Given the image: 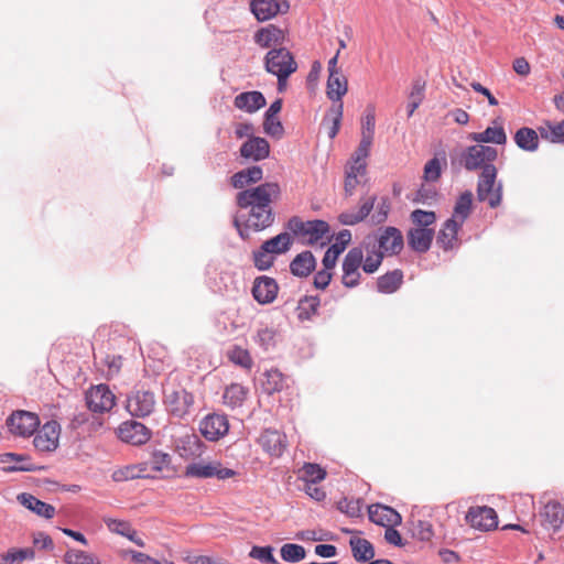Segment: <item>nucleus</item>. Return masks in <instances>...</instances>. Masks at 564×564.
<instances>
[{"mask_svg":"<svg viewBox=\"0 0 564 564\" xmlns=\"http://www.w3.org/2000/svg\"><path fill=\"white\" fill-rule=\"evenodd\" d=\"M436 214H411V228L408 231L409 247L419 253L431 248L435 235Z\"/></svg>","mask_w":564,"mask_h":564,"instance_id":"nucleus-1","label":"nucleus"},{"mask_svg":"<svg viewBox=\"0 0 564 564\" xmlns=\"http://www.w3.org/2000/svg\"><path fill=\"white\" fill-rule=\"evenodd\" d=\"M288 228L305 245H314L328 237L329 225L319 219L302 220L294 216L289 220Z\"/></svg>","mask_w":564,"mask_h":564,"instance_id":"nucleus-2","label":"nucleus"},{"mask_svg":"<svg viewBox=\"0 0 564 564\" xmlns=\"http://www.w3.org/2000/svg\"><path fill=\"white\" fill-rule=\"evenodd\" d=\"M280 196V186L278 183H264L249 191L240 192L237 202L240 208H259L270 207L271 203Z\"/></svg>","mask_w":564,"mask_h":564,"instance_id":"nucleus-3","label":"nucleus"},{"mask_svg":"<svg viewBox=\"0 0 564 564\" xmlns=\"http://www.w3.org/2000/svg\"><path fill=\"white\" fill-rule=\"evenodd\" d=\"M163 403L167 412L178 419L185 417L194 404V397L181 387L163 384Z\"/></svg>","mask_w":564,"mask_h":564,"instance_id":"nucleus-4","label":"nucleus"},{"mask_svg":"<svg viewBox=\"0 0 564 564\" xmlns=\"http://www.w3.org/2000/svg\"><path fill=\"white\" fill-rule=\"evenodd\" d=\"M184 475L189 478L206 479L216 477L219 480L234 478L237 471L224 467L219 460L195 459L185 466Z\"/></svg>","mask_w":564,"mask_h":564,"instance_id":"nucleus-5","label":"nucleus"},{"mask_svg":"<svg viewBox=\"0 0 564 564\" xmlns=\"http://www.w3.org/2000/svg\"><path fill=\"white\" fill-rule=\"evenodd\" d=\"M498 158L496 148L486 144L468 147L460 156V163L467 171H484L487 166H495L492 163Z\"/></svg>","mask_w":564,"mask_h":564,"instance_id":"nucleus-6","label":"nucleus"},{"mask_svg":"<svg viewBox=\"0 0 564 564\" xmlns=\"http://www.w3.org/2000/svg\"><path fill=\"white\" fill-rule=\"evenodd\" d=\"M497 178L496 166H487L481 171L478 186L477 196L480 202H487L488 208H497L501 202V186L495 187Z\"/></svg>","mask_w":564,"mask_h":564,"instance_id":"nucleus-7","label":"nucleus"},{"mask_svg":"<svg viewBox=\"0 0 564 564\" xmlns=\"http://www.w3.org/2000/svg\"><path fill=\"white\" fill-rule=\"evenodd\" d=\"M364 260L361 248H351L345 256L341 269V283L348 289L356 288L360 283L361 273L359 271Z\"/></svg>","mask_w":564,"mask_h":564,"instance_id":"nucleus-8","label":"nucleus"},{"mask_svg":"<svg viewBox=\"0 0 564 564\" xmlns=\"http://www.w3.org/2000/svg\"><path fill=\"white\" fill-rule=\"evenodd\" d=\"M7 425L13 435L29 437L37 430L40 420L32 412L17 411L8 417Z\"/></svg>","mask_w":564,"mask_h":564,"instance_id":"nucleus-9","label":"nucleus"},{"mask_svg":"<svg viewBox=\"0 0 564 564\" xmlns=\"http://www.w3.org/2000/svg\"><path fill=\"white\" fill-rule=\"evenodd\" d=\"M86 403L96 413L109 412L116 404V397L106 384L91 387L86 393Z\"/></svg>","mask_w":564,"mask_h":564,"instance_id":"nucleus-10","label":"nucleus"},{"mask_svg":"<svg viewBox=\"0 0 564 564\" xmlns=\"http://www.w3.org/2000/svg\"><path fill=\"white\" fill-rule=\"evenodd\" d=\"M155 395L152 391L138 389L127 400V410L132 416L144 417L155 409Z\"/></svg>","mask_w":564,"mask_h":564,"instance_id":"nucleus-11","label":"nucleus"},{"mask_svg":"<svg viewBox=\"0 0 564 564\" xmlns=\"http://www.w3.org/2000/svg\"><path fill=\"white\" fill-rule=\"evenodd\" d=\"M265 68L269 73L282 74L283 72L294 73L297 64L291 52L284 47L273 48L265 55Z\"/></svg>","mask_w":564,"mask_h":564,"instance_id":"nucleus-12","label":"nucleus"},{"mask_svg":"<svg viewBox=\"0 0 564 564\" xmlns=\"http://www.w3.org/2000/svg\"><path fill=\"white\" fill-rule=\"evenodd\" d=\"M290 6L286 0H251L250 11L259 22H265L278 14L286 13Z\"/></svg>","mask_w":564,"mask_h":564,"instance_id":"nucleus-13","label":"nucleus"},{"mask_svg":"<svg viewBox=\"0 0 564 564\" xmlns=\"http://www.w3.org/2000/svg\"><path fill=\"white\" fill-rule=\"evenodd\" d=\"M199 431L208 441L216 442L220 440L229 431L227 415L219 413L206 415L199 423Z\"/></svg>","mask_w":564,"mask_h":564,"instance_id":"nucleus-14","label":"nucleus"},{"mask_svg":"<svg viewBox=\"0 0 564 564\" xmlns=\"http://www.w3.org/2000/svg\"><path fill=\"white\" fill-rule=\"evenodd\" d=\"M466 521L471 528L480 531H489L498 525L496 511L487 506L470 507L466 514Z\"/></svg>","mask_w":564,"mask_h":564,"instance_id":"nucleus-15","label":"nucleus"},{"mask_svg":"<svg viewBox=\"0 0 564 564\" xmlns=\"http://www.w3.org/2000/svg\"><path fill=\"white\" fill-rule=\"evenodd\" d=\"M272 221V214H238L234 219L235 226L242 237H248L250 231L269 227Z\"/></svg>","mask_w":564,"mask_h":564,"instance_id":"nucleus-16","label":"nucleus"},{"mask_svg":"<svg viewBox=\"0 0 564 564\" xmlns=\"http://www.w3.org/2000/svg\"><path fill=\"white\" fill-rule=\"evenodd\" d=\"M205 444L194 433H186L175 440V451L186 460L200 458L205 452Z\"/></svg>","mask_w":564,"mask_h":564,"instance_id":"nucleus-17","label":"nucleus"},{"mask_svg":"<svg viewBox=\"0 0 564 564\" xmlns=\"http://www.w3.org/2000/svg\"><path fill=\"white\" fill-rule=\"evenodd\" d=\"M258 444L272 457H281L288 447L286 435L278 430L267 429L258 438Z\"/></svg>","mask_w":564,"mask_h":564,"instance_id":"nucleus-18","label":"nucleus"},{"mask_svg":"<svg viewBox=\"0 0 564 564\" xmlns=\"http://www.w3.org/2000/svg\"><path fill=\"white\" fill-rule=\"evenodd\" d=\"M118 436L121 441L132 444H145L150 437V430L142 423L137 421L123 422L118 429Z\"/></svg>","mask_w":564,"mask_h":564,"instance_id":"nucleus-19","label":"nucleus"},{"mask_svg":"<svg viewBox=\"0 0 564 564\" xmlns=\"http://www.w3.org/2000/svg\"><path fill=\"white\" fill-rule=\"evenodd\" d=\"M59 424L56 421L46 422L35 435L34 446L42 452L54 451L58 445Z\"/></svg>","mask_w":564,"mask_h":564,"instance_id":"nucleus-20","label":"nucleus"},{"mask_svg":"<svg viewBox=\"0 0 564 564\" xmlns=\"http://www.w3.org/2000/svg\"><path fill=\"white\" fill-rule=\"evenodd\" d=\"M368 517L371 522L383 528L397 527L402 522V517L397 510L381 503H375L369 506Z\"/></svg>","mask_w":564,"mask_h":564,"instance_id":"nucleus-21","label":"nucleus"},{"mask_svg":"<svg viewBox=\"0 0 564 564\" xmlns=\"http://www.w3.org/2000/svg\"><path fill=\"white\" fill-rule=\"evenodd\" d=\"M240 155L246 160L262 161L270 155V144L264 138L250 137L240 147Z\"/></svg>","mask_w":564,"mask_h":564,"instance_id":"nucleus-22","label":"nucleus"},{"mask_svg":"<svg viewBox=\"0 0 564 564\" xmlns=\"http://www.w3.org/2000/svg\"><path fill=\"white\" fill-rule=\"evenodd\" d=\"M279 291L276 281L269 276H259L254 280L252 286V295L260 304L272 303Z\"/></svg>","mask_w":564,"mask_h":564,"instance_id":"nucleus-23","label":"nucleus"},{"mask_svg":"<svg viewBox=\"0 0 564 564\" xmlns=\"http://www.w3.org/2000/svg\"><path fill=\"white\" fill-rule=\"evenodd\" d=\"M379 248L386 254L393 256L402 251L404 240L401 231L395 227H387L378 238Z\"/></svg>","mask_w":564,"mask_h":564,"instance_id":"nucleus-24","label":"nucleus"},{"mask_svg":"<svg viewBox=\"0 0 564 564\" xmlns=\"http://www.w3.org/2000/svg\"><path fill=\"white\" fill-rule=\"evenodd\" d=\"M286 33L284 30L278 28L274 24H269L264 28L259 29L254 33V42L264 48H269L275 45L284 43Z\"/></svg>","mask_w":564,"mask_h":564,"instance_id":"nucleus-25","label":"nucleus"},{"mask_svg":"<svg viewBox=\"0 0 564 564\" xmlns=\"http://www.w3.org/2000/svg\"><path fill=\"white\" fill-rule=\"evenodd\" d=\"M494 126L486 128L482 132H474L469 134V139L477 143H494L503 145L507 143V133L498 120L492 121Z\"/></svg>","mask_w":564,"mask_h":564,"instance_id":"nucleus-26","label":"nucleus"},{"mask_svg":"<svg viewBox=\"0 0 564 564\" xmlns=\"http://www.w3.org/2000/svg\"><path fill=\"white\" fill-rule=\"evenodd\" d=\"M18 501L26 509L45 519H52L55 516L54 506L37 499L31 494H20L18 496Z\"/></svg>","mask_w":564,"mask_h":564,"instance_id":"nucleus-27","label":"nucleus"},{"mask_svg":"<svg viewBox=\"0 0 564 564\" xmlns=\"http://www.w3.org/2000/svg\"><path fill=\"white\" fill-rule=\"evenodd\" d=\"M236 108L252 113L265 105V98L260 91L241 93L235 97Z\"/></svg>","mask_w":564,"mask_h":564,"instance_id":"nucleus-28","label":"nucleus"},{"mask_svg":"<svg viewBox=\"0 0 564 564\" xmlns=\"http://www.w3.org/2000/svg\"><path fill=\"white\" fill-rule=\"evenodd\" d=\"M348 91V79L343 73L328 74L326 95L333 101L341 102Z\"/></svg>","mask_w":564,"mask_h":564,"instance_id":"nucleus-29","label":"nucleus"},{"mask_svg":"<svg viewBox=\"0 0 564 564\" xmlns=\"http://www.w3.org/2000/svg\"><path fill=\"white\" fill-rule=\"evenodd\" d=\"M543 524L558 530L564 523V507L557 501H549L541 512Z\"/></svg>","mask_w":564,"mask_h":564,"instance_id":"nucleus-30","label":"nucleus"},{"mask_svg":"<svg viewBox=\"0 0 564 564\" xmlns=\"http://www.w3.org/2000/svg\"><path fill=\"white\" fill-rule=\"evenodd\" d=\"M316 267V260L311 251L299 253L290 263L291 273L299 278L310 275Z\"/></svg>","mask_w":564,"mask_h":564,"instance_id":"nucleus-31","label":"nucleus"},{"mask_svg":"<svg viewBox=\"0 0 564 564\" xmlns=\"http://www.w3.org/2000/svg\"><path fill=\"white\" fill-rule=\"evenodd\" d=\"M460 224L454 218L446 220L437 236V243L444 250H449L458 245L457 234Z\"/></svg>","mask_w":564,"mask_h":564,"instance_id":"nucleus-32","label":"nucleus"},{"mask_svg":"<svg viewBox=\"0 0 564 564\" xmlns=\"http://www.w3.org/2000/svg\"><path fill=\"white\" fill-rule=\"evenodd\" d=\"M539 131L522 127L518 129L514 133V142L523 151L534 152L539 149Z\"/></svg>","mask_w":564,"mask_h":564,"instance_id":"nucleus-33","label":"nucleus"},{"mask_svg":"<svg viewBox=\"0 0 564 564\" xmlns=\"http://www.w3.org/2000/svg\"><path fill=\"white\" fill-rule=\"evenodd\" d=\"M248 393V388L240 383H231L224 391V404L230 409L240 408L247 400Z\"/></svg>","mask_w":564,"mask_h":564,"instance_id":"nucleus-34","label":"nucleus"},{"mask_svg":"<svg viewBox=\"0 0 564 564\" xmlns=\"http://www.w3.org/2000/svg\"><path fill=\"white\" fill-rule=\"evenodd\" d=\"M538 131L540 137L551 143H564V119L562 121H544Z\"/></svg>","mask_w":564,"mask_h":564,"instance_id":"nucleus-35","label":"nucleus"},{"mask_svg":"<svg viewBox=\"0 0 564 564\" xmlns=\"http://www.w3.org/2000/svg\"><path fill=\"white\" fill-rule=\"evenodd\" d=\"M343 108V102L333 105L323 119V124L327 128V134L330 139H334L339 132Z\"/></svg>","mask_w":564,"mask_h":564,"instance_id":"nucleus-36","label":"nucleus"},{"mask_svg":"<svg viewBox=\"0 0 564 564\" xmlns=\"http://www.w3.org/2000/svg\"><path fill=\"white\" fill-rule=\"evenodd\" d=\"M403 274L400 270L390 271L377 280L378 291L381 293H393L402 284Z\"/></svg>","mask_w":564,"mask_h":564,"instance_id":"nucleus-37","label":"nucleus"},{"mask_svg":"<svg viewBox=\"0 0 564 564\" xmlns=\"http://www.w3.org/2000/svg\"><path fill=\"white\" fill-rule=\"evenodd\" d=\"M350 546L355 560L359 562H367L375 556L373 546L366 539L352 538L350 540Z\"/></svg>","mask_w":564,"mask_h":564,"instance_id":"nucleus-38","label":"nucleus"},{"mask_svg":"<svg viewBox=\"0 0 564 564\" xmlns=\"http://www.w3.org/2000/svg\"><path fill=\"white\" fill-rule=\"evenodd\" d=\"M376 127V107L368 105L360 120L361 139L373 141Z\"/></svg>","mask_w":564,"mask_h":564,"instance_id":"nucleus-39","label":"nucleus"},{"mask_svg":"<svg viewBox=\"0 0 564 564\" xmlns=\"http://www.w3.org/2000/svg\"><path fill=\"white\" fill-rule=\"evenodd\" d=\"M326 470L314 463H305L299 469V479L304 482H321L326 478Z\"/></svg>","mask_w":564,"mask_h":564,"instance_id":"nucleus-40","label":"nucleus"},{"mask_svg":"<svg viewBox=\"0 0 564 564\" xmlns=\"http://www.w3.org/2000/svg\"><path fill=\"white\" fill-rule=\"evenodd\" d=\"M292 242L290 234L282 232L269 240H265L262 245L265 246V251L270 250L274 256H276L289 251Z\"/></svg>","mask_w":564,"mask_h":564,"instance_id":"nucleus-41","label":"nucleus"},{"mask_svg":"<svg viewBox=\"0 0 564 564\" xmlns=\"http://www.w3.org/2000/svg\"><path fill=\"white\" fill-rule=\"evenodd\" d=\"M438 198V193L434 185L431 183L422 184L420 188L413 194L412 202L426 206H432Z\"/></svg>","mask_w":564,"mask_h":564,"instance_id":"nucleus-42","label":"nucleus"},{"mask_svg":"<svg viewBox=\"0 0 564 564\" xmlns=\"http://www.w3.org/2000/svg\"><path fill=\"white\" fill-rule=\"evenodd\" d=\"M226 356L232 364L245 369H250L253 365L252 358L248 349L238 345H235L230 349H228Z\"/></svg>","mask_w":564,"mask_h":564,"instance_id":"nucleus-43","label":"nucleus"},{"mask_svg":"<svg viewBox=\"0 0 564 564\" xmlns=\"http://www.w3.org/2000/svg\"><path fill=\"white\" fill-rule=\"evenodd\" d=\"M446 164L445 154L443 153V162L438 158L429 160L423 169V180L426 183H434L442 175L443 165Z\"/></svg>","mask_w":564,"mask_h":564,"instance_id":"nucleus-44","label":"nucleus"},{"mask_svg":"<svg viewBox=\"0 0 564 564\" xmlns=\"http://www.w3.org/2000/svg\"><path fill=\"white\" fill-rule=\"evenodd\" d=\"M66 564H101L94 555L82 550H68L64 555Z\"/></svg>","mask_w":564,"mask_h":564,"instance_id":"nucleus-45","label":"nucleus"},{"mask_svg":"<svg viewBox=\"0 0 564 564\" xmlns=\"http://www.w3.org/2000/svg\"><path fill=\"white\" fill-rule=\"evenodd\" d=\"M274 259L275 256L270 250L265 251V246L263 245L253 252L254 267L261 271L270 269L273 265Z\"/></svg>","mask_w":564,"mask_h":564,"instance_id":"nucleus-46","label":"nucleus"},{"mask_svg":"<svg viewBox=\"0 0 564 564\" xmlns=\"http://www.w3.org/2000/svg\"><path fill=\"white\" fill-rule=\"evenodd\" d=\"M281 557L285 562L296 563L305 557V549L302 545L286 543L281 547Z\"/></svg>","mask_w":564,"mask_h":564,"instance_id":"nucleus-47","label":"nucleus"},{"mask_svg":"<svg viewBox=\"0 0 564 564\" xmlns=\"http://www.w3.org/2000/svg\"><path fill=\"white\" fill-rule=\"evenodd\" d=\"M251 558L258 560L263 564H279L278 560L273 555L272 546H258L254 545L249 552Z\"/></svg>","mask_w":564,"mask_h":564,"instance_id":"nucleus-48","label":"nucleus"},{"mask_svg":"<svg viewBox=\"0 0 564 564\" xmlns=\"http://www.w3.org/2000/svg\"><path fill=\"white\" fill-rule=\"evenodd\" d=\"M337 509L350 518L361 516V502L359 499L343 498L337 502Z\"/></svg>","mask_w":564,"mask_h":564,"instance_id":"nucleus-49","label":"nucleus"},{"mask_svg":"<svg viewBox=\"0 0 564 564\" xmlns=\"http://www.w3.org/2000/svg\"><path fill=\"white\" fill-rule=\"evenodd\" d=\"M149 460L151 464L150 468L153 470L155 476L156 474L169 469L171 464L170 455L163 452H154Z\"/></svg>","mask_w":564,"mask_h":564,"instance_id":"nucleus-50","label":"nucleus"},{"mask_svg":"<svg viewBox=\"0 0 564 564\" xmlns=\"http://www.w3.org/2000/svg\"><path fill=\"white\" fill-rule=\"evenodd\" d=\"M140 469L135 466V464L127 465L121 468L116 469L112 473V479L115 481H128L140 478V474H138Z\"/></svg>","mask_w":564,"mask_h":564,"instance_id":"nucleus-51","label":"nucleus"},{"mask_svg":"<svg viewBox=\"0 0 564 564\" xmlns=\"http://www.w3.org/2000/svg\"><path fill=\"white\" fill-rule=\"evenodd\" d=\"M263 130L270 137L280 139L284 129L278 117L264 116Z\"/></svg>","mask_w":564,"mask_h":564,"instance_id":"nucleus-52","label":"nucleus"},{"mask_svg":"<svg viewBox=\"0 0 564 564\" xmlns=\"http://www.w3.org/2000/svg\"><path fill=\"white\" fill-rule=\"evenodd\" d=\"M424 99V87L421 85H414L410 95L408 104V116L411 117L414 111L419 108Z\"/></svg>","mask_w":564,"mask_h":564,"instance_id":"nucleus-53","label":"nucleus"},{"mask_svg":"<svg viewBox=\"0 0 564 564\" xmlns=\"http://www.w3.org/2000/svg\"><path fill=\"white\" fill-rule=\"evenodd\" d=\"M383 254L382 251L368 254L366 259L362 260V270L369 274L375 273L382 263Z\"/></svg>","mask_w":564,"mask_h":564,"instance_id":"nucleus-54","label":"nucleus"},{"mask_svg":"<svg viewBox=\"0 0 564 564\" xmlns=\"http://www.w3.org/2000/svg\"><path fill=\"white\" fill-rule=\"evenodd\" d=\"M107 528L117 534L127 536L128 533L133 529L128 521L107 518L105 519Z\"/></svg>","mask_w":564,"mask_h":564,"instance_id":"nucleus-55","label":"nucleus"},{"mask_svg":"<svg viewBox=\"0 0 564 564\" xmlns=\"http://www.w3.org/2000/svg\"><path fill=\"white\" fill-rule=\"evenodd\" d=\"M267 390L269 392L280 391L284 386V379L279 370H270L267 372Z\"/></svg>","mask_w":564,"mask_h":564,"instance_id":"nucleus-56","label":"nucleus"},{"mask_svg":"<svg viewBox=\"0 0 564 564\" xmlns=\"http://www.w3.org/2000/svg\"><path fill=\"white\" fill-rule=\"evenodd\" d=\"M275 332L271 328H262L258 330L256 340L265 350L274 346Z\"/></svg>","mask_w":564,"mask_h":564,"instance_id":"nucleus-57","label":"nucleus"},{"mask_svg":"<svg viewBox=\"0 0 564 564\" xmlns=\"http://www.w3.org/2000/svg\"><path fill=\"white\" fill-rule=\"evenodd\" d=\"M104 364L107 367L108 377L117 376L122 367V357L119 355H107Z\"/></svg>","mask_w":564,"mask_h":564,"instance_id":"nucleus-58","label":"nucleus"},{"mask_svg":"<svg viewBox=\"0 0 564 564\" xmlns=\"http://www.w3.org/2000/svg\"><path fill=\"white\" fill-rule=\"evenodd\" d=\"M373 141L360 139L359 145L351 155V161L367 162Z\"/></svg>","mask_w":564,"mask_h":564,"instance_id":"nucleus-59","label":"nucleus"},{"mask_svg":"<svg viewBox=\"0 0 564 564\" xmlns=\"http://www.w3.org/2000/svg\"><path fill=\"white\" fill-rule=\"evenodd\" d=\"M416 535L422 541H430L433 536V527L429 521L420 520L415 527Z\"/></svg>","mask_w":564,"mask_h":564,"instance_id":"nucleus-60","label":"nucleus"},{"mask_svg":"<svg viewBox=\"0 0 564 564\" xmlns=\"http://www.w3.org/2000/svg\"><path fill=\"white\" fill-rule=\"evenodd\" d=\"M332 276V271L323 268V270L316 272L314 276V285L317 289L324 290L329 285Z\"/></svg>","mask_w":564,"mask_h":564,"instance_id":"nucleus-61","label":"nucleus"},{"mask_svg":"<svg viewBox=\"0 0 564 564\" xmlns=\"http://www.w3.org/2000/svg\"><path fill=\"white\" fill-rule=\"evenodd\" d=\"M318 482H305L304 491L314 500L323 501L326 498V492L323 488L317 486Z\"/></svg>","mask_w":564,"mask_h":564,"instance_id":"nucleus-62","label":"nucleus"},{"mask_svg":"<svg viewBox=\"0 0 564 564\" xmlns=\"http://www.w3.org/2000/svg\"><path fill=\"white\" fill-rule=\"evenodd\" d=\"M384 539L389 544L394 546H403V539L395 527H387L384 532Z\"/></svg>","mask_w":564,"mask_h":564,"instance_id":"nucleus-63","label":"nucleus"},{"mask_svg":"<svg viewBox=\"0 0 564 564\" xmlns=\"http://www.w3.org/2000/svg\"><path fill=\"white\" fill-rule=\"evenodd\" d=\"M33 544L34 546L42 550L53 549V540L51 539V536L43 532H37L33 535Z\"/></svg>","mask_w":564,"mask_h":564,"instance_id":"nucleus-64","label":"nucleus"}]
</instances>
